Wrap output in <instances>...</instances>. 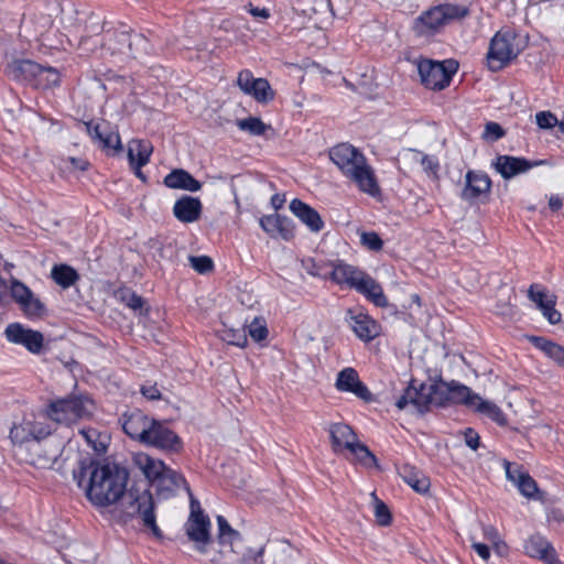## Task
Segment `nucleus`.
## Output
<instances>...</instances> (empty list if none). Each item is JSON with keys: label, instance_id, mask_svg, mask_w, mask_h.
I'll list each match as a JSON object with an SVG mask.
<instances>
[{"label": "nucleus", "instance_id": "55", "mask_svg": "<svg viewBox=\"0 0 564 564\" xmlns=\"http://www.w3.org/2000/svg\"><path fill=\"white\" fill-rule=\"evenodd\" d=\"M535 121L540 129L547 130L556 127L558 119L551 111H540L535 115Z\"/></svg>", "mask_w": 564, "mask_h": 564}, {"label": "nucleus", "instance_id": "53", "mask_svg": "<svg viewBox=\"0 0 564 564\" xmlns=\"http://www.w3.org/2000/svg\"><path fill=\"white\" fill-rule=\"evenodd\" d=\"M256 80L257 78L253 77L250 70L243 69L238 74L237 85L246 95H250L256 86Z\"/></svg>", "mask_w": 564, "mask_h": 564}, {"label": "nucleus", "instance_id": "34", "mask_svg": "<svg viewBox=\"0 0 564 564\" xmlns=\"http://www.w3.org/2000/svg\"><path fill=\"white\" fill-rule=\"evenodd\" d=\"M532 344L560 366H564V347L543 337H531Z\"/></svg>", "mask_w": 564, "mask_h": 564}, {"label": "nucleus", "instance_id": "37", "mask_svg": "<svg viewBox=\"0 0 564 564\" xmlns=\"http://www.w3.org/2000/svg\"><path fill=\"white\" fill-rule=\"evenodd\" d=\"M451 384V394L449 402L453 403H463L468 408L474 406V398H478L479 395L474 393L468 387L460 384L458 382L452 381Z\"/></svg>", "mask_w": 564, "mask_h": 564}, {"label": "nucleus", "instance_id": "58", "mask_svg": "<svg viewBox=\"0 0 564 564\" xmlns=\"http://www.w3.org/2000/svg\"><path fill=\"white\" fill-rule=\"evenodd\" d=\"M140 392L145 399L150 401H158L162 399L161 391L159 390L156 383L147 382L145 384L141 386Z\"/></svg>", "mask_w": 564, "mask_h": 564}, {"label": "nucleus", "instance_id": "6", "mask_svg": "<svg viewBox=\"0 0 564 564\" xmlns=\"http://www.w3.org/2000/svg\"><path fill=\"white\" fill-rule=\"evenodd\" d=\"M93 401L84 395H70L56 400L50 405V417L63 424H70L79 419L90 415Z\"/></svg>", "mask_w": 564, "mask_h": 564}, {"label": "nucleus", "instance_id": "60", "mask_svg": "<svg viewBox=\"0 0 564 564\" xmlns=\"http://www.w3.org/2000/svg\"><path fill=\"white\" fill-rule=\"evenodd\" d=\"M421 165H422L424 172H426L429 174H433V175H436L438 167H440L438 161L434 156H431L427 154L422 155Z\"/></svg>", "mask_w": 564, "mask_h": 564}, {"label": "nucleus", "instance_id": "49", "mask_svg": "<svg viewBox=\"0 0 564 564\" xmlns=\"http://www.w3.org/2000/svg\"><path fill=\"white\" fill-rule=\"evenodd\" d=\"M104 137L105 140L101 144L102 150L112 151L113 153L120 152L122 150L121 140L118 132L112 131L110 128H108V131Z\"/></svg>", "mask_w": 564, "mask_h": 564}, {"label": "nucleus", "instance_id": "56", "mask_svg": "<svg viewBox=\"0 0 564 564\" xmlns=\"http://www.w3.org/2000/svg\"><path fill=\"white\" fill-rule=\"evenodd\" d=\"M264 553V547L261 546L258 550H247L241 553L240 562L241 564H262V556Z\"/></svg>", "mask_w": 564, "mask_h": 564}, {"label": "nucleus", "instance_id": "33", "mask_svg": "<svg viewBox=\"0 0 564 564\" xmlns=\"http://www.w3.org/2000/svg\"><path fill=\"white\" fill-rule=\"evenodd\" d=\"M218 524V541L220 544H229L234 553L239 554L240 552L236 547L241 543V534L232 529L228 521L223 516L216 518Z\"/></svg>", "mask_w": 564, "mask_h": 564}, {"label": "nucleus", "instance_id": "36", "mask_svg": "<svg viewBox=\"0 0 564 564\" xmlns=\"http://www.w3.org/2000/svg\"><path fill=\"white\" fill-rule=\"evenodd\" d=\"M474 406L473 409L487 417L491 419L499 425H505L507 423L506 416L503 412L500 410V408L490 402L481 399L480 397L474 398Z\"/></svg>", "mask_w": 564, "mask_h": 564}, {"label": "nucleus", "instance_id": "40", "mask_svg": "<svg viewBox=\"0 0 564 564\" xmlns=\"http://www.w3.org/2000/svg\"><path fill=\"white\" fill-rule=\"evenodd\" d=\"M349 452L355 455L357 462L361 464L364 467L379 468L377 457L365 444H361L357 441Z\"/></svg>", "mask_w": 564, "mask_h": 564}, {"label": "nucleus", "instance_id": "29", "mask_svg": "<svg viewBox=\"0 0 564 564\" xmlns=\"http://www.w3.org/2000/svg\"><path fill=\"white\" fill-rule=\"evenodd\" d=\"M356 290L362 295H365L376 306H388V300L383 293L381 285L366 272L364 276L360 279Z\"/></svg>", "mask_w": 564, "mask_h": 564}, {"label": "nucleus", "instance_id": "21", "mask_svg": "<svg viewBox=\"0 0 564 564\" xmlns=\"http://www.w3.org/2000/svg\"><path fill=\"white\" fill-rule=\"evenodd\" d=\"M524 551L531 557L539 558L545 564H560L554 547L541 535H532L524 543Z\"/></svg>", "mask_w": 564, "mask_h": 564}, {"label": "nucleus", "instance_id": "63", "mask_svg": "<svg viewBox=\"0 0 564 564\" xmlns=\"http://www.w3.org/2000/svg\"><path fill=\"white\" fill-rule=\"evenodd\" d=\"M107 129V127H102L100 124H94L93 122L86 123V130L87 133L90 135V138L94 140V142L101 138V133Z\"/></svg>", "mask_w": 564, "mask_h": 564}, {"label": "nucleus", "instance_id": "24", "mask_svg": "<svg viewBox=\"0 0 564 564\" xmlns=\"http://www.w3.org/2000/svg\"><path fill=\"white\" fill-rule=\"evenodd\" d=\"M36 70H39V64L30 59H12L4 69L9 78L30 85L33 84Z\"/></svg>", "mask_w": 564, "mask_h": 564}, {"label": "nucleus", "instance_id": "51", "mask_svg": "<svg viewBox=\"0 0 564 564\" xmlns=\"http://www.w3.org/2000/svg\"><path fill=\"white\" fill-rule=\"evenodd\" d=\"M256 80L257 78L253 77L250 70L243 69L238 74L237 85L246 95H250L256 86Z\"/></svg>", "mask_w": 564, "mask_h": 564}, {"label": "nucleus", "instance_id": "32", "mask_svg": "<svg viewBox=\"0 0 564 564\" xmlns=\"http://www.w3.org/2000/svg\"><path fill=\"white\" fill-rule=\"evenodd\" d=\"M135 462L151 484L158 480L169 468L162 460L154 459L145 454L138 455Z\"/></svg>", "mask_w": 564, "mask_h": 564}, {"label": "nucleus", "instance_id": "18", "mask_svg": "<svg viewBox=\"0 0 564 564\" xmlns=\"http://www.w3.org/2000/svg\"><path fill=\"white\" fill-rule=\"evenodd\" d=\"M261 228L271 238H281L283 240H291L295 235L294 223L286 216L279 214L267 215L260 218Z\"/></svg>", "mask_w": 564, "mask_h": 564}, {"label": "nucleus", "instance_id": "2", "mask_svg": "<svg viewBox=\"0 0 564 564\" xmlns=\"http://www.w3.org/2000/svg\"><path fill=\"white\" fill-rule=\"evenodd\" d=\"M328 154L330 161L340 170L343 175L350 180L361 192L371 196L380 193L375 172L358 149L348 143H340L333 147Z\"/></svg>", "mask_w": 564, "mask_h": 564}, {"label": "nucleus", "instance_id": "22", "mask_svg": "<svg viewBox=\"0 0 564 564\" xmlns=\"http://www.w3.org/2000/svg\"><path fill=\"white\" fill-rule=\"evenodd\" d=\"M203 205L197 197L184 195L173 206L175 218L182 223L189 224L200 218Z\"/></svg>", "mask_w": 564, "mask_h": 564}, {"label": "nucleus", "instance_id": "10", "mask_svg": "<svg viewBox=\"0 0 564 564\" xmlns=\"http://www.w3.org/2000/svg\"><path fill=\"white\" fill-rule=\"evenodd\" d=\"M22 451L25 462L36 468H51L61 454L59 444L52 445L43 441L33 442Z\"/></svg>", "mask_w": 564, "mask_h": 564}, {"label": "nucleus", "instance_id": "42", "mask_svg": "<svg viewBox=\"0 0 564 564\" xmlns=\"http://www.w3.org/2000/svg\"><path fill=\"white\" fill-rule=\"evenodd\" d=\"M237 126L242 131H248L252 135H263L270 128L261 119L249 117L247 119L238 120Z\"/></svg>", "mask_w": 564, "mask_h": 564}, {"label": "nucleus", "instance_id": "19", "mask_svg": "<svg viewBox=\"0 0 564 564\" xmlns=\"http://www.w3.org/2000/svg\"><path fill=\"white\" fill-rule=\"evenodd\" d=\"M337 390L354 393L359 399L369 402L372 394L360 381L358 372L354 368H345L338 375L335 383Z\"/></svg>", "mask_w": 564, "mask_h": 564}, {"label": "nucleus", "instance_id": "20", "mask_svg": "<svg viewBox=\"0 0 564 564\" xmlns=\"http://www.w3.org/2000/svg\"><path fill=\"white\" fill-rule=\"evenodd\" d=\"M542 162H531L524 158L498 155L491 166L505 178L510 180L518 174L525 173Z\"/></svg>", "mask_w": 564, "mask_h": 564}, {"label": "nucleus", "instance_id": "15", "mask_svg": "<svg viewBox=\"0 0 564 564\" xmlns=\"http://www.w3.org/2000/svg\"><path fill=\"white\" fill-rule=\"evenodd\" d=\"M328 267L329 270H326L323 273L324 278H329L338 285H347L355 290L365 274V272L358 268L347 264L340 260L330 262ZM319 274L322 275V273Z\"/></svg>", "mask_w": 564, "mask_h": 564}, {"label": "nucleus", "instance_id": "61", "mask_svg": "<svg viewBox=\"0 0 564 564\" xmlns=\"http://www.w3.org/2000/svg\"><path fill=\"white\" fill-rule=\"evenodd\" d=\"M246 9L256 20L260 22H263L271 17L269 9L254 7L252 3H248Z\"/></svg>", "mask_w": 564, "mask_h": 564}, {"label": "nucleus", "instance_id": "50", "mask_svg": "<svg viewBox=\"0 0 564 564\" xmlns=\"http://www.w3.org/2000/svg\"><path fill=\"white\" fill-rule=\"evenodd\" d=\"M189 263L200 274L210 272L214 268L213 260L207 256H191Z\"/></svg>", "mask_w": 564, "mask_h": 564}, {"label": "nucleus", "instance_id": "25", "mask_svg": "<svg viewBox=\"0 0 564 564\" xmlns=\"http://www.w3.org/2000/svg\"><path fill=\"white\" fill-rule=\"evenodd\" d=\"M528 296L551 324L554 325L561 322L562 315L555 310L556 297L554 295L547 296L543 291L535 292V284H532L529 288Z\"/></svg>", "mask_w": 564, "mask_h": 564}, {"label": "nucleus", "instance_id": "41", "mask_svg": "<svg viewBox=\"0 0 564 564\" xmlns=\"http://www.w3.org/2000/svg\"><path fill=\"white\" fill-rule=\"evenodd\" d=\"M250 96L258 102L267 104L274 98V91L265 78H257Z\"/></svg>", "mask_w": 564, "mask_h": 564}, {"label": "nucleus", "instance_id": "13", "mask_svg": "<svg viewBox=\"0 0 564 564\" xmlns=\"http://www.w3.org/2000/svg\"><path fill=\"white\" fill-rule=\"evenodd\" d=\"M395 405L399 410L412 405L417 412L424 413L432 406L429 386L422 383L420 387L412 380L403 394L397 400Z\"/></svg>", "mask_w": 564, "mask_h": 564}, {"label": "nucleus", "instance_id": "27", "mask_svg": "<svg viewBox=\"0 0 564 564\" xmlns=\"http://www.w3.org/2000/svg\"><path fill=\"white\" fill-rule=\"evenodd\" d=\"M163 183L169 188L188 192H198L202 188V183L183 169L173 170L164 177Z\"/></svg>", "mask_w": 564, "mask_h": 564}, {"label": "nucleus", "instance_id": "31", "mask_svg": "<svg viewBox=\"0 0 564 564\" xmlns=\"http://www.w3.org/2000/svg\"><path fill=\"white\" fill-rule=\"evenodd\" d=\"M152 145L148 141L131 140L128 143V160L130 165L144 166L150 161Z\"/></svg>", "mask_w": 564, "mask_h": 564}, {"label": "nucleus", "instance_id": "62", "mask_svg": "<svg viewBox=\"0 0 564 564\" xmlns=\"http://www.w3.org/2000/svg\"><path fill=\"white\" fill-rule=\"evenodd\" d=\"M465 443L473 451H476L479 447V435L473 429H466L464 433Z\"/></svg>", "mask_w": 564, "mask_h": 564}, {"label": "nucleus", "instance_id": "16", "mask_svg": "<svg viewBox=\"0 0 564 564\" xmlns=\"http://www.w3.org/2000/svg\"><path fill=\"white\" fill-rule=\"evenodd\" d=\"M152 420L153 419H150L141 410L134 409L123 413L120 422L123 432L128 436H130L132 440H137L140 443H143Z\"/></svg>", "mask_w": 564, "mask_h": 564}, {"label": "nucleus", "instance_id": "17", "mask_svg": "<svg viewBox=\"0 0 564 564\" xmlns=\"http://www.w3.org/2000/svg\"><path fill=\"white\" fill-rule=\"evenodd\" d=\"M347 316L351 329L359 339L370 341L380 334L379 324L362 311L349 310Z\"/></svg>", "mask_w": 564, "mask_h": 564}, {"label": "nucleus", "instance_id": "45", "mask_svg": "<svg viewBox=\"0 0 564 564\" xmlns=\"http://www.w3.org/2000/svg\"><path fill=\"white\" fill-rule=\"evenodd\" d=\"M122 302L134 312H139L140 315L148 313V307H144V300L142 296L134 292H128L122 295Z\"/></svg>", "mask_w": 564, "mask_h": 564}, {"label": "nucleus", "instance_id": "30", "mask_svg": "<svg viewBox=\"0 0 564 564\" xmlns=\"http://www.w3.org/2000/svg\"><path fill=\"white\" fill-rule=\"evenodd\" d=\"M400 477L416 492L424 494L430 488V479L416 467L404 464L399 467Z\"/></svg>", "mask_w": 564, "mask_h": 564}, {"label": "nucleus", "instance_id": "54", "mask_svg": "<svg viewBox=\"0 0 564 564\" xmlns=\"http://www.w3.org/2000/svg\"><path fill=\"white\" fill-rule=\"evenodd\" d=\"M506 134L502 127L497 122H488L485 126L482 138L489 142H496Z\"/></svg>", "mask_w": 564, "mask_h": 564}, {"label": "nucleus", "instance_id": "52", "mask_svg": "<svg viewBox=\"0 0 564 564\" xmlns=\"http://www.w3.org/2000/svg\"><path fill=\"white\" fill-rule=\"evenodd\" d=\"M256 80L257 78L253 77L250 70L243 69L238 74L237 85L246 95H250L256 86Z\"/></svg>", "mask_w": 564, "mask_h": 564}, {"label": "nucleus", "instance_id": "47", "mask_svg": "<svg viewBox=\"0 0 564 564\" xmlns=\"http://www.w3.org/2000/svg\"><path fill=\"white\" fill-rule=\"evenodd\" d=\"M516 486L527 498H534L539 491L535 480L528 473Z\"/></svg>", "mask_w": 564, "mask_h": 564}, {"label": "nucleus", "instance_id": "57", "mask_svg": "<svg viewBox=\"0 0 564 564\" xmlns=\"http://www.w3.org/2000/svg\"><path fill=\"white\" fill-rule=\"evenodd\" d=\"M503 466L506 469V476L507 478L512 481L514 485H517L521 478L525 476V471L521 470V468L516 465L511 464L508 460L503 462Z\"/></svg>", "mask_w": 564, "mask_h": 564}, {"label": "nucleus", "instance_id": "12", "mask_svg": "<svg viewBox=\"0 0 564 564\" xmlns=\"http://www.w3.org/2000/svg\"><path fill=\"white\" fill-rule=\"evenodd\" d=\"M143 444L177 452L182 447L180 437L162 422L152 420Z\"/></svg>", "mask_w": 564, "mask_h": 564}, {"label": "nucleus", "instance_id": "59", "mask_svg": "<svg viewBox=\"0 0 564 564\" xmlns=\"http://www.w3.org/2000/svg\"><path fill=\"white\" fill-rule=\"evenodd\" d=\"M550 9L553 18L564 28V0H550Z\"/></svg>", "mask_w": 564, "mask_h": 564}, {"label": "nucleus", "instance_id": "9", "mask_svg": "<svg viewBox=\"0 0 564 564\" xmlns=\"http://www.w3.org/2000/svg\"><path fill=\"white\" fill-rule=\"evenodd\" d=\"M10 293L26 317L37 318L44 315V304L24 283L12 280Z\"/></svg>", "mask_w": 564, "mask_h": 564}, {"label": "nucleus", "instance_id": "5", "mask_svg": "<svg viewBox=\"0 0 564 564\" xmlns=\"http://www.w3.org/2000/svg\"><path fill=\"white\" fill-rule=\"evenodd\" d=\"M52 433L45 416L29 415L13 424L10 430L11 442L22 451L33 442L43 441Z\"/></svg>", "mask_w": 564, "mask_h": 564}, {"label": "nucleus", "instance_id": "48", "mask_svg": "<svg viewBox=\"0 0 564 564\" xmlns=\"http://www.w3.org/2000/svg\"><path fill=\"white\" fill-rule=\"evenodd\" d=\"M360 242L362 246L371 251H379L382 249L383 241L375 231H364L360 235Z\"/></svg>", "mask_w": 564, "mask_h": 564}, {"label": "nucleus", "instance_id": "44", "mask_svg": "<svg viewBox=\"0 0 564 564\" xmlns=\"http://www.w3.org/2000/svg\"><path fill=\"white\" fill-rule=\"evenodd\" d=\"M248 334L257 343L264 340L268 336L265 321L262 317H254L248 325Z\"/></svg>", "mask_w": 564, "mask_h": 564}, {"label": "nucleus", "instance_id": "4", "mask_svg": "<svg viewBox=\"0 0 564 564\" xmlns=\"http://www.w3.org/2000/svg\"><path fill=\"white\" fill-rule=\"evenodd\" d=\"M522 46L519 36L510 30L499 31L491 40L487 54L488 66L491 70L503 68L518 56Z\"/></svg>", "mask_w": 564, "mask_h": 564}, {"label": "nucleus", "instance_id": "14", "mask_svg": "<svg viewBox=\"0 0 564 564\" xmlns=\"http://www.w3.org/2000/svg\"><path fill=\"white\" fill-rule=\"evenodd\" d=\"M491 189V180L482 171L469 170L465 174V185L460 193V198L465 202H475L480 196L489 194Z\"/></svg>", "mask_w": 564, "mask_h": 564}, {"label": "nucleus", "instance_id": "7", "mask_svg": "<svg viewBox=\"0 0 564 564\" xmlns=\"http://www.w3.org/2000/svg\"><path fill=\"white\" fill-rule=\"evenodd\" d=\"M417 70L426 88L441 90L449 85L452 75L457 70V63L452 59L446 62L420 59Z\"/></svg>", "mask_w": 564, "mask_h": 564}, {"label": "nucleus", "instance_id": "43", "mask_svg": "<svg viewBox=\"0 0 564 564\" xmlns=\"http://www.w3.org/2000/svg\"><path fill=\"white\" fill-rule=\"evenodd\" d=\"M219 333L220 338L230 345L238 347H245L247 345L248 340L245 328L234 329L225 327L224 329L219 330Z\"/></svg>", "mask_w": 564, "mask_h": 564}, {"label": "nucleus", "instance_id": "64", "mask_svg": "<svg viewBox=\"0 0 564 564\" xmlns=\"http://www.w3.org/2000/svg\"><path fill=\"white\" fill-rule=\"evenodd\" d=\"M80 434L84 436L88 445H90L95 451H99L96 445V438L98 436L96 430H82Z\"/></svg>", "mask_w": 564, "mask_h": 564}, {"label": "nucleus", "instance_id": "8", "mask_svg": "<svg viewBox=\"0 0 564 564\" xmlns=\"http://www.w3.org/2000/svg\"><path fill=\"white\" fill-rule=\"evenodd\" d=\"M191 514L186 523V533L191 541L198 544L200 552L210 542V520L205 516L198 500L191 495Z\"/></svg>", "mask_w": 564, "mask_h": 564}, {"label": "nucleus", "instance_id": "26", "mask_svg": "<svg viewBox=\"0 0 564 564\" xmlns=\"http://www.w3.org/2000/svg\"><path fill=\"white\" fill-rule=\"evenodd\" d=\"M329 436L332 448L334 453H341L343 449H348L356 444L357 436L352 429L345 423H334L329 426Z\"/></svg>", "mask_w": 564, "mask_h": 564}, {"label": "nucleus", "instance_id": "28", "mask_svg": "<svg viewBox=\"0 0 564 564\" xmlns=\"http://www.w3.org/2000/svg\"><path fill=\"white\" fill-rule=\"evenodd\" d=\"M152 486H154L158 492L164 497L173 495L175 490L181 486L186 488L189 496L192 495L191 489L183 476L171 468H167L166 471L152 484Z\"/></svg>", "mask_w": 564, "mask_h": 564}, {"label": "nucleus", "instance_id": "23", "mask_svg": "<svg viewBox=\"0 0 564 564\" xmlns=\"http://www.w3.org/2000/svg\"><path fill=\"white\" fill-rule=\"evenodd\" d=\"M290 210L312 231L319 232L324 221L318 212L301 199L294 198L290 203Z\"/></svg>", "mask_w": 564, "mask_h": 564}, {"label": "nucleus", "instance_id": "3", "mask_svg": "<svg viewBox=\"0 0 564 564\" xmlns=\"http://www.w3.org/2000/svg\"><path fill=\"white\" fill-rule=\"evenodd\" d=\"M468 14L464 6L442 3L423 11L414 19L412 31L417 37L430 39L440 33L445 25Z\"/></svg>", "mask_w": 564, "mask_h": 564}, {"label": "nucleus", "instance_id": "46", "mask_svg": "<svg viewBox=\"0 0 564 564\" xmlns=\"http://www.w3.org/2000/svg\"><path fill=\"white\" fill-rule=\"evenodd\" d=\"M372 497L375 499V516L378 524L380 525H388L391 522V513L387 505L379 500L375 492L372 494Z\"/></svg>", "mask_w": 564, "mask_h": 564}, {"label": "nucleus", "instance_id": "38", "mask_svg": "<svg viewBox=\"0 0 564 564\" xmlns=\"http://www.w3.org/2000/svg\"><path fill=\"white\" fill-rule=\"evenodd\" d=\"M59 83V74L57 69L53 67H43L39 64V70H36V76L34 77L32 86L35 88H50L58 85Z\"/></svg>", "mask_w": 564, "mask_h": 564}, {"label": "nucleus", "instance_id": "35", "mask_svg": "<svg viewBox=\"0 0 564 564\" xmlns=\"http://www.w3.org/2000/svg\"><path fill=\"white\" fill-rule=\"evenodd\" d=\"M51 276L54 282L63 289L74 285L79 279L77 271L67 264L54 265L51 271Z\"/></svg>", "mask_w": 564, "mask_h": 564}, {"label": "nucleus", "instance_id": "11", "mask_svg": "<svg viewBox=\"0 0 564 564\" xmlns=\"http://www.w3.org/2000/svg\"><path fill=\"white\" fill-rule=\"evenodd\" d=\"M4 334L10 343L22 345L32 354H39L43 348V334L19 323L9 324Z\"/></svg>", "mask_w": 564, "mask_h": 564}, {"label": "nucleus", "instance_id": "39", "mask_svg": "<svg viewBox=\"0 0 564 564\" xmlns=\"http://www.w3.org/2000/svg\"><path fill=\"white\" fill-rule=\"evenodd\" d=\"M429 390L432 406H444L449 402L451 384L448 382L438 381L429 384Z\"/></svg>", "mask_w": 564, "mask_h": 564}, {"label": "nucleus", "instance_id": "1", "mask_svg": "<svg viewBox=\"0 0 564 564\" xmlns=\"http://www.w3.org/2000/svg\"><path fill=\"white\" fill-rule=\"evenodd\" d=\"M73 478L93 505L106 507L122 499V511L127 517H140L145 528L154 535H161L150 490L132 487L126 492L129 473L124 467L84 457L73 469Z\"/></svg>", "mask_w": 564, "mask_h": 564}]
</instances>
